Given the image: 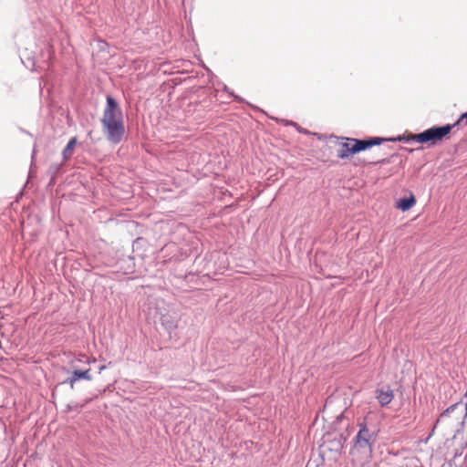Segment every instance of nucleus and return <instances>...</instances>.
<instances>
[{"mask_svg":"<svg viewBox=\"0 0 467 467\" xmlns=\"http://www.w3.org/2000/svg\"><path fill=\"white\" fill-rule=\"evenodd\" d=\"M100 122L108 141L112 144L120 143L126 132L123 113L118 101L110 95L107 96L106 108Z\"/></svg>","mask_w":467,"mask_h":467,"instance_id":"nucleus-1","label":"nucleus"},{"mask_svg":"<svg viewBox=\"0 0 467 467\" xmlns=\"http://www.w3.org/2000/svg\"><path fill=\"white\" fill-rule=\"evenodd\" d=\"M452 130V126H432L422 132L417 134H403L397 138L385 139L389 141H400L403 143L418 142L420 144H429L433 146L441 141Z\"/></svg>","mask_w":467,"mask_h":467,"instance_id":"nucleus-2","label":"nucleus"},{"mask_svg":"<svg viewBox=\"0 0 467 467\" xmlns=\"http://www.w3.org/2000/svg\"><path fill=\"white\" fill-rule=\"evenodd\" d=\"M357 426L358 427V431L353 440L354 445L352 450L360 451L370 457L373 447L378 441L379 430L374 425H369L367 418L358 420Z\"/></svg>","mask_w":467,"mask_h":467,"instance_id":"nucleus-3","label":"nucleus"},{"mask_svg":"<svg viewBox=\"0 0 467 467\" xmlns=\"http://www.w3.org/2000/svg\"><path fill=\"white\" fill-rule=\"evenodd\" d=\"M344 140L348 141H352L355 143V147L353 148V150L357 151V153L368 150L372 148L373 146L380 145L383 141H385L384 138L380 137H369L365 140H358V139H353V138H344Z\"/></svg>","mask_w":467,"mask_h":467,"instance_id":"nucleus-4","label":"nucleus"},{"mask_svg":"<svg viewBox=\"0 0 467 467\" xmlns=\"http://www.w3.org/2000/svg\"><path fill=\"white\" fill-rule=\"evenodd\" d=\"M160 322L163 328L171 334L177 328L178 326V317L175 312L172 311H165L164 313H160Z\"/></svg>","mask_w":467,"mask_h":467,"instance_id":"nucleus-5","label":"nucleus"},{"mask_svg":"<svg viewBox=\"0 0 467 467\" xmlns=\"http://www.w3.org/2000/svg\"><path fill=\"white\" fill-rule=\"evenodd\" d=\"M375 397L381 407L388 406L394 398V391L389 386L378 388L375 391Z\"/></svg>","mask_w":467,"mask_h":467,"instance_id":"nucleus-6","label":"nucleus"},{"mask_svg":"<svg viewBox=\"0 0 467 467\" xmlns=\"http://www.w3.org/2000/svg\"><path fill=\"white\" fill-rule=\"evenodd\" d=\"M355 147V143L352 141H348L341 143L340 150L337 151V157L339 159H348L351 155H354L357 153V151L353 150V148Z\"/></svg>","mask_w":467,"mask_h":467,"instance_id":"nucleus-7","label":"nucleus"},{"mask_svg":"<svg viewBox=\"0 0 467 467\" xmlns=\"http://www.w3.org/2000/svg\"><path fill=\"white\" fill-rule=\"evenodd\" d=\"M415 203L416 198L412 193H410V196L400 198L397 202V208L401 210L402 212H406L411 209Z\"/></svg>","mask_w":467,"mask_h":467,"instance_id":"nucleus-8","label":"nucleus"},{"mask_svg":"<svg viewBox=\"0 0 467 467\" xmlns=\"http://www.w3.org/2000/svg\"><path fill=\"white\" fill-rule=\"evenodd\" d=\"M461 405L460 402H456L452 405H451L450 407H448L445 410H443L441 415L439 416V418L437 419L433 428L431 429V432H430V436L433 435L434 431H435V429L436 427L438 426V424L445 418V417H449L452 412L455 411V410L458 409V407Z\"/></svg>","mask_w":467,"mask_h":467,"instance_id":"nucleus-9","label":"nucleus"},{"mask_svg":"<svg viewBox=\"0 0 467 467\" xmlns=\"http://www.w3.org/2000/svg\"><path fill=\"white\" fill-rule=\"evenodd\" d=\"M76 143H77L76 137H73L69 140V141L67 142V144L66 145V147L64 148V150L62 151L63 161H67L72 157L73 151H74V147H75Z\"/></svg>","mask_w":467,"mask_h":467,"instance_id":"nucleus-10","label":"nucleus"},{"mask_svg":"<svg viewBox=\"0 0 467 467\" xmlns=\"http://www.w3.org/2000/svg\"><path fill=\"white\" fill-rule=\"evenodd\" d=\"M71 374L74 376V378L76 379L77 381L79 379H86V380L92 379V377L89 373V369H86V370L75 369L71 372Z\"/></svg>","mask_w":467,"mask_h":467,"instance_id":"nucleus-11","label":"nucleus"},{"mask_svg":"<svg viewBox=\"0 0 467 467\" xmlns=\"http://www.w3.org/2000/svg\"><path fill=\"white\" fill-rule=\"evenodd\" d=\"M91 400H92V399L90 398V399H87V400H85V402H84V403H82V404H79V403H68V404L67 405L66 411H67V412L76 411V412H78H78H80V410H82V408H83L86 404H88V402H90Z\"/></svg>","mask_w":467,"mask_h":467,"instance_id":"nucleus-12","label":"nucleus"},{"mask_svg":"<svg viewBox=\"0 0 467 467\" xmlns=\"http://www.w3.org/2000/svg\"><path fill=\"white\" fill-rule=\"evenodd\" d=\"M346 441V439L343 437L342 434L339 435L338 439H335L332 441V447L329 448L331 451H339L343 448V444Z\"/></svg>","mask_w":467,"mask_h":467,"instance_id":"nucleus-13","label":"nucleus"},{"mask_svg":"<svg viewBox=\"0 0 467 467\" xmlns=\"http://www.w3.org/2000/svg\"><path fill=\"white\" fill-rule=\"evenodd\" d=\"M53 55V49L50 46L46 47V50L43 51L42 57H43V62L46 63L47 66H49V61L52 58Z\"/></svg>","mask_w":467,"mask_h":467,"instance_id":"nucleus-14","label":"nucleus"},{"mask_svg":"<svg viewBox=\"0 0 467 467\" xmlns=\"http://www.w3.org/2000/svg\"><path fill=\"white\" fill-rule=\"evenodd\" d=\"M62 165L63 163H53L49 166L47 172L52 177V179H54V177L57 174Z\"/></svg>","mask_w":467,"mask_h":467,"instance_id":"nucleus-15","label":"nucleus"},{"mask_svg":"<svg viewBox=\"0 0 467 467\" xmlns=\"http://www.w3.org/2000/svg\"><path fill=\"white\" fill-rule=\"evenodd\" d=\"M285 125L286 126H293L296 129V130L300 133H304V134H311V132L309 130H307L305 128H302L301 126H299L296 122L293 121V120H286L285 121Z\"/></svg>","mask_w":467,"mask_h":467,"instance_id":"nucleus-16","label":"nucleus"},{"mask_svg":"<svg viewBox=\"0 0 467 467\" xmlns=\"http://www.w3.org/2000/svg\"><path fill=\"white\" fill-rule=\"evenodd\" d=\"M467 125V111L462 113L460 118L457 119L456 122H454L453 124H446L445 126H452V129L455 127V126H459V125Z\"/></svg>","mask_w":467,"mask_h":467,"instance_id":"nucleus-17","label":"nucleus"},{"mask_svg":"<svg viewBox=\"0 0 467 467\" xmlns=\"http://www.w3.org/2000/svg\"><path fill=\"white\" fill-rule=\"evenodd\" d=\"M223 90L229 93V95L233 97L235 101L244 102V99L238 95L234 94V91H231L225 84H223Z\"/></svg>","mask_w":467,"mask_h":467,"instance_id":"nucleus-18","label":"nucleus"},{"mask_svg":"<svg viewBox=\"0 0 467 467\" xmlns=\"http://www.w3.org/2000/svg\"><path fill=\"white\" fill-rule=\"evenodd\" d=\"M77 382L76 379L74 378V376L71 374L70 377H68L67 379H66L62 384H68L69 387L71 389H74V385L75 383Z\"/></svg>","mask_w":467,"mask_h":467,"instance_id":"nucleus-19","label":"nucleus"},{"mask_svg":"<svg viewBox=\"0 0 467 467\" xmlns=\"http://www.w3.org/2000/svg\"><path fill=\"white\" fill-rule=\"evenodd\" d=\"M465 416H467V401H466V404H465Z\"/></svg>","mask_w":467,"mask_h":467,"instance_id":"nucleus-20","label":"nucleus"},{"mask_svg":"<svg viewBox=\"0 0 467 467\" xmlns=\"http://www.w3.org/2000/svg\"><path fill=\"white\" fill-rule=\"evenodd\" d=\"M41 86H42V83L40 82L39 87H41ZM40 91H42V88H40Z\"/></svg>","mask_w":467,"mask_h":467,"instance_id":"nucleus-21","label":"nucleus"}]
</instances>
